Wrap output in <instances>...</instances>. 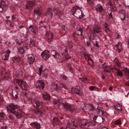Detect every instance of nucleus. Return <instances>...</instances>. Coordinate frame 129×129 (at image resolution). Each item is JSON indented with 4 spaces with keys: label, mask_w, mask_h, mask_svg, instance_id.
I'll list each match as a JSON object with an SVG mask.
<instances>
[{
    "label": "nucleus",
    "mask_w": 129,
    "mask_h": 129,
    "mask_svg": "<svg viewBox=\"0 0 129 129\" xmlns=\"http://www.w3.org/2000/svg\"><path fill=\"white\" fill-rule=\"evenodd\" d=\"M44 83L42 81H38L36 83V87L40 89H43L44 87Z\"/></svg>",
    "instance_id": "9b49d317"
},
{
    "label": "nucleus",
    "mask_w": 129,
    "mask_h": 129,
    "mask_svg": "<svg viewBox=\"0 0 129 129\" xmlns=\"http://www.w3.org/2000/svg\"><path fill=\"white\" fill-rule=\"evenodd\" d=\"M124 71L127 79L128 80L129 79V70L127 68H125L124 70Z\"/></svg>",
    "instance_id": "bb28decb"
},
{
    "label": "nucleus",
    "mask_w": 129,
    "mask_h": 129,
    "mask_svg": "<svg viewBox=\"0 0 129 129\" xmlns=\"http://www.w3.org/2000/svg\"><path fill=\"white\" fill-rule=\"evenodd\" d=\"M16 82L20 86L22 87L23 86L25 88H27V85L26 82L24 81H16Z\"/></svg>",
    "instance_id": "f3484780"
},
{
    "label": "nucleus",
    "mask_w": 129,
    "mask_h": 129,
    "mask_svg": "<svg viewBox=\"0 0 129 129\" xmlns=\"http://www.w3.org/2000/svg\"><path fill=\"white\" fill-rule=\"evenodd\" d=\"M30 125L34 129H39L41 127L40 124L37 122H32L30 123Z\"/></svg>",
    "instance_id": "f8f14e48"
},
{
    "label": "nucleus",
    "mask_w": 129,
    "mask_h": 129,
    "mask_svg": "<svg viewBox=\"0 0 129 129\" xmlns=\"http://www.w3.org/2000/svg\"><path fill=\"white\" fill-rule=\"evenodd\" d=\"M73 91L74 93L82 96L83 94V92L82 89L79 86H76L74 87L73 88Z\"/></svg>",
    "instance_id": "20e7f679"
},
{
    "label": "nucleus",
    "mask_w": 129,
    "mask_h": 129,
    "mask_svg": "<svg viewBox=\"0 0 129 129\" xmlns=\"http://www.w3.org/2000/svg\"><path fill=\"white\" fill-rule=\"evenodd\" d=\"M43 98L44 100L49 101L50 98V96L48 93L45 92L43 93Z\"/></svg>",
    "instance_id": "aec40b11"
},
{
    "label": "nucleus",
    "mask_w": 129,
    "mask_h": 129,
    "mask_svg": "<svg viewBox=\"0 0 129 129\" xmlns=\"http://www.w3.org/2000/svg\"><path fill=\"white\" fill-rule=\"evenodd\" d=\"M96 118H97V116H95L93 118V120L95 122H96L95 121H96Z\"/></svg>",
    "instance_id": "052dcab7"
},
{
    "label": "nucleus",
    "mask_w": 129,
    "mask_h": 129,
    "mask_svg": "<svg viewBox=\"0 0 129 129\" xmlns=\"http://www.w3.org/2000/svg\"><path fill=\"white\" fill-rule=\"evenodd\" d=\"M125 84L126 85L129 86V81H126L125 82Z\"/></svg>",
    "instance_id": "338daca9"
},
{
    "label": "nucleus",
    "mask_w": 129,
    "mask_h": 129,
    "mask_svg": "<svg viewBox=\"0 0 129 129\" xmlns=\"http://www.w3.org/2000/svg\"><path fill=\"white\" fill-rule=\"evenodd\" d=\"M9 118L11 120H13V117H12V116L11 115H9Z\"/></svg>",
    "instance_id": "0e129e2a"
},
{
    "label": "nucleus",
    "mask_w": 129,
    "mask_h": 129,
    "mask_svg": "<svg viewBox=\"0 0 129 129\" xmlns=\"http://www.w3.org/2000/svg\"><path fill=\"white\" fill-rule=\"evenodd\" d=\"M54 11L56 15L59 16H61L62 14V13L61 12L59 11H57V10L56 9H54Z\"/></svg>",
    "instance_id": "58836bf2"
},
{
    "label": "nucleus",
    "mask_w": 129,
    "mask_h": 129,
    "mask_svg": "<svg viewBox=\"0 0 129 129\" xmlns=\"http://www.w3.org/2000/svg\"><path fill=\"white\" fill-rule=\"evenodd\" d=\"M67 47H68L69 48H71L72 47V43L71 42H69L68 43V44L67 45H66Z\"/></svg>",
    "instance_id": "3c124183"
},
{
    "label": "nucleus",
    "mask_w": 129,
    "mask_h": 129,
    "mask_svg": "<svg viewBox=\"0 0 129 129\" xmlns=\"http://www.w3.org/2000/svg\"><path fill=\"white\" fill-rule=\"evenodd\" d=\"M73 91L74 93L82 96L83 94V92L82 89L79 86H76L74 87L73 88Z\"/></svg>",
    "instance_id": "39448f33"
},
{
    "label": "nucleus",
    "mask_w": 129,
    "mask_h": 129,
    "mask_svg": "<svg viewBox=\"0 0 129 129\" xmlns=\"http://www.w3.org/2000/svg\"><path fill=\"white\" fill-rule=\"evenodd\" d=\"M49 53L48 51L47 50L44 51L41 54L42 58L45 60L48 59L50 57Z\"/></svg>",
    "instance_id": "9d476101"
},
{
    "label": "nucleus",
    "mask_w": 129,
    "mask_h": 129,
    "mask_svg": "<svg viewBox=\"0 0 129 129\" xmlns=\"http://www.w3.org/2000/svg\"><path fill=\"white\" fill-rule=\"evenodd\" d=\"M42 66H41L39 69V73L38 74L39 75H41V74L42 73L43 71L42 70Z\"/></svg>",
    "instance_id": "49530a36"
},
{
    "label": "nucleus",
    "mask_w": 129,
    "mask_h": 129,
    "mask_svg": "<svg viewBox=\"0 0 129 129\" xmlns=\"http://www.w3.org/2000/svg\"><path fill=\"white\" fill-rule=\"evenodd\" d=\"M94 0H87V2L90 5L93 4Z\"/></svg>",
    "instance_id": "de8ad7c7"
},
{
    "label": "nucleus",
    "mask_w": 129,
    "mask_h": 129,
    "mask_svg": "<svg viewBox=\"0 0 129 129\" xmlns=\"http://www.w3.org/2000/svg\"><path fill=\"white\" fill-rule=\"evenodd\" d=\"M12 18L13 21H17V19H16V18L15 17V16L14 15H13L12 16Z\"/></svg>",
    "instance_id": "603ef678"
},
{
    "label": "nucleus",
    "mask_w": 129,
    "mask_h": 129,
    "mask_svg": "<svg viewBox=\"0 0 129 129\" xmlns=\"http://www.w3.org/2000/svg\"><path fill=\"white\" fill-rule=\"evenodd\" d=\"M65 28H66L65 26L64 25H63L62 26V30L64 31H65V30H66L65 29Z\"/></svg>",
    "instance_id": "e2e57ef3"
},
{
    "label": "nucleus",
    "mask_w": 129,
    "mask_h": 129,
    "mask_svg": "<svg viewBox=\"0 0 129 129\" xmlns=\"http://www.w3.org/2000/svg\"><path fill=\"white\" fill-rule=\"evenodd\" d=\"M51 53L53 56H54V57H55L56 54L58 53H56L55 51H52Z\"/></svg>",
    "instance_id": "8fccbe9b"
},
{
    "label": "nucleus",
    "mask_w": 129,
    "mask_h": 129,
    "mask_svg": "<svg viewBox=\"0 0 129 129\" xmlns=\"http://www.w3.org/2000/svg\"><path fill=\"white\" fill-rule=\"evenodd\" d=\"M114 107L116 111L120 113L121 112L122 109V107L119 104H118L114 106Z\"/></svg>",
    "instance_id": "412c9836"
},
{
    "label": "nucleus",
    "mask_w": 129,
    "mask_h": 129,
    "mask_svg": "<svg viewBox=\"0 0 129 129\" xmlns=\"http://www.w3.org/2000/svg\"><path fill=\"white\" fill-rule=\"evenodd\" d=\"M85 44L86 45L88 46H89L90 47H91V46L90 45V43L88 42H87Z\"/></svg>",
    "instance_id": "4d7b16f0"
},
{
    "label": "nucleus",
    "mask_w": 129,
    "mask_h": 129,
    "mask_svg": "<svg viewBox=\"0 0 129 129\" xmlns=\"http://www.w3.org/2000/svg\"><path fill=\"white\" fill-rule=\"evenodd\" d=\"M34 106L37 108L36 110H34V112L36 114L41 115L43 114V110L42 108V103L39 101H37Z\"/></svg>",
    "instance_id": "f03ea898"
},
{
    "label": "nucleus",
    "mask_w": 129,
    "mask_h": 129,
    "mask_svg": "<svg viewBox=\"0 0 129 129\" xmlns=\"http://www.w3.org/2000/svg\"><path fill=\"white\" fill-rule=\"evenodd\" d=\"M12 96L14 98L17 99L18 97V94L16 91H14L13 93Z\"/></svg>",
    "instance_id": "ea45409f"
},
{
    "label": "nucleus",
    "mask_w": 129,
    "mask_h": 129,
    "mask_svg": "<svg viewBox=\"0 0 129 129\" xmlns=\"http://www.w3.org/2000/svg\"><path fill=\"white\" fill-rule=\"evenodd\" d=\"M120 19L122 20L124 19L125 15L124 11H120L119 12Z\"/></svg>",
    "instance_id": "a878e982"
},
{
    "label": "nucleus",
    "mask_w": 129,
    "mask_h": 129,
    "mask_svg": "<svg viewBox=\"0 0 129 129\" xmlns=\"http://www.w3.org/2000/svg\"><path fill=\"white\" fill-rule=\"evenodd\" d=\"M22 71L20 69H19V71L17 73V74L16 75H17V77H19V76H21L22 75Z\"/></svg>",
    "instance_id": "37998d69"
},
{
    "label": "nucleus",
    "mask_w": 129,
    "mask_h": 129,
    "mask_svg": "<svg viewBox=\"0 0 129 129\" xmlns=\"http://www.w3.org/2000/svg\"><path fill=\"white\" fill-rule=\"evenodd\" d=\"M29 29L31 30V31L33 32L34 33L36 34L37 33V29L35 28H34V26L31 25L30 26Z\"/></svg>",
    "instance_id": "7c9ffc66"
},
{
    "label": "nucleus",
    "mask_w": 129,
    "mask_h": 129,
    "mask_svg": "<svg viewBox=\"0 0 129 129\" xmlns=\"http://www.w3.org/2000/svg\"><path fill=\"white\" fill-rule=\"evenodd\" d=\"M8 77V75L7 73H6L5 74L4 78L6 79V80H8V79H6V78Z\"/></svg>",
    "instance_id": "864d4df0"
},
{
    "label": "nucleus",
    "mask_w": 129,
    "mask_h": 129,
    "mask_svg": "<svg viewBox=\"0 0 129 129\" xmlns=\"http://www.w3.org/2000/svg\"><path fill=\"white\" fill-rule=\"evenodd\" d=\"M7 5L5 1L3 0H1L0 2V12H2L3 11L6 10Z\"/></svg>",
    "instance_id": "0eeeda50"
},
{
    "label": "nucleus",
    "mask_w": 129,
    "mask_h": 129,
    "mask_svg": "<svg viewBox=\"0 0 129 129\" xmlns=\"http://www.w3.org/2000/svg\"><path fill=\"white\" fill-rule=\"evenodd\" d=\"M101 29L98 25H96L93 28V31L94 33H99L101 32Z\"/></svg>",
    "instance_id": "4be33fe9"
},
{
    "label": "nucleus",
    "mask_w": 129,
    "mask_h": 129,
    "mask_svg": "<svg viewBox=\"0 0 129 129\" xmlns=\"http://www.w3.org/2000/svg\"><path fill=\"white\" fill-rule=\"evenodd\" d=\"M51 11L52 9L51 8H49L45 15L47 16L48 17V19L49 20H51L52 17V13Z\"/></svg>",
    "instance_id": "2eb2a0df"
},
{
    "label": "nucleus",
    "mask_w": 129,
    "mask_h": 129,
    "mask_svg": "<svg viewBox=\"0 0 129 129\" xmlns=\"http://www.w3.org/2000/svg\"><path fill=\"white\" fill-rule=\"evenodd\" d=\"M62 78H63V80H67L66 77L65 76H63L62 77Z\"/></svg>",
    "instance_id": "774afa93"
},
{
    "label": "nucleus",
    "mask_w": 129,
    "mask_h": 129,
    "mask_svg": "<svg viewBox=\"0 0 129 129\" xmlns=\"http://www.w3.org/2000/svg\"><path fill=\"white\" fill-rule=\"evenodd\" d=\"M3 100V98L2 96L0 95V106L2 104V102Z\"/></svg>",
    "instance_id": "6e6d98bb"
},
{
    "label": "nucleus",
    "mask_w": 129,
    "mask_h": 129,
    "mask_svg": "<svg viewBox=\"0 0 129 129\" xmlns=\"http://www.w3.org/2000/svg\"><path fill=\"white\" fill-rule=\"evenodd\" d=\"M79 8L76 6L73 8V9L75 10H78L76 11L74 14L76 15V16L78 18H81L83 17L84 14L83 12L80 9H79Z\"/></svg>",
    "instance_id": "7ed1b4c3"
},
{
    "label": "nucleus",
    "mask_w": 129,
    "mask_h": 129,
    "mask_svg": "<svg viewBox=\"0 0 129 129\" xmlns=\"http://www.w3.org/2000/svg\"><path fill=\"white\" fill-rule=\"evenodd\" d=\"M96 8L98 11H99L100 12L102 10V6L99 4H98L97 6H96Z\"/></svg>",
    "instance_id": "4c0bfd02"
},
{
    "label": "nucleus",
    "mask_w": 129,
    "mask_h": 129,
    "mask_svg": "<svg viewBox=\"0 0 129 129\" xmlns=\"http://www.w3.org/2000/svg\"><path fill=\"white\" fill-rule=\"evenodd\" d=\"M104 25L105 28V30L106 33L107 34H110L111 33V32L110 31L109 28L107 27L106 23L105 22H104Z\"/></svg>",
    "instance_id": "c85d7f7f"
},
{
    "label": "nucleus",
    "mask_w": 129,
    "mask_h": 129,
    "mask_svg": "<svg viewBox=\"0 0 129 129\" xmlns=\"http://www.w3.org/2000/svg\"><path fill=\"white\" fill-rule=\"evenodd\" d=\"M35 1L32 2L31 1H28L27 3L26 7L27 9H30L32 8L33 6L36 4Z\"/></svg>",
    "instance_id": "a211bd4d"
},
{
    "label": "nucleus",
    "mask_w": 129,
    "mask_h": 129,
    "mask_svg": "<svg viewBox=\"0 0 129 129\" xmlns=\"http://www.w3.org/2000/svg\"><path fill=\"white\" fill-rule=\"evenodd\" d=\"M107 2V3L106 4L107 5H111V0H108Z\"/></svg>",
    "instance_id": "5fc2aeb1"
},
{
    "label": "nucleus",
    "mask_w": 129,
    "mask_h": 129,
    "mask_svg": "<svg viewBox=\"0 0 129 129\" xmlns=\"http://www.w3.org/2000/svg\"><path fill=\"white\" fill-rule=\"evenodd\" d=\"M73 36L74 40H75L76 41H77V40H78V38H77V37L76 36V35H73Z\"/></svg>",
    "instance_id": "13d9d810"
},
{
    "label": "nucleus",
    "mask_w": 129,
    "mask_h": 129,
    "mask_svg": "<svg viewBox=\"0 0 129 129\" xmlns=\"http://www.w3.org/2000/svg\"><path fill=\"white\" fill-rule=\"evenodd\" d=\"M113 126H115V125H117L119 126H120V125L122 124L121 119L119 118L114 121L113 122Z\"/></svg>",
    "instance_id": "5701e85b"
},
{
    "label": "nucleus",
    "mask_w": 129,
    "mask_h": 129,
    "mask_svg": "<svg viewBox=\"0 0 129 129\" xmlns=\"http://www.w3.org/2000/svg\"><path fill=\"white\" fill-rule=\"evenodd\" d=\"M17 49L19 52L21 54H23L24 53V51L22 47H21L20 45L17 46Z\"/></svg>",
    "instance_id": "72a5a7b5"
},
{
    "label": "nucleus",
    "mask_w": 129,
    "mask_h": 129,
    "mask_svg": "<svg viewBox=\"0 0 129 129\" xmlns=\"http://www.w3.org/2000/svg\"><path fill=\"white\" fill-rule=\"evenodd\" d=\"M34 56L33 55H29L28 57V60L29 61L33 62L34 61Z\"/></svg>",
    "instance_id": "c756f323"
},
{
    "label": "nucleus",
    "mask_w": 129,
    "mask_h": 129,
    "mask_svg": "<svg viewBox=\"0 0 129 129\" xmlns=\"http://www.w3.org/2000/svg\"><path fill=\"white\" fill-rule=\"evenodd\" d=\"M95 122H90V124L91 125H95Z\"/></svg>",
    "instance_id": "bf43d9fd"
},
{
    "label": "nucleus",
    "mask_w": 129,
    "mask_h": 129,
    "mask_svg": "<svg viewBox=\"0 0 129 129\" xmlns=\"http://www.w3.org/2000/svg\"><path fill=\"white\" fill-rule=\"evenodd\" d=\"M103 67L104 69V71L107 72L111 73V72H114L113 71L114 69L112 68H110L108 66L104 65L103 66Z\"/></svg>",
    "instance_id": "4468645a"
},
{
    "label": "nucleus",
    "mask_w": 129,
    "mask_h": 129,
    "mask_svg": "<svg viewBox=\"0 0 129 129\" xmlns=\"http://www.w3.org/2000/svg\"><path fill=\"white\" fill-rule=\"evenodd\" d=\"M116 46L117 47V49L119 50V52H120V49L121 48V45L120 44H116Z\"/></svg>",
    "instance_id": "a18cd8bd"
},
{
    "label": "nucleus",
    "mask_w": 129,
    "mask_h": 129,
    "mask_svg": "<svg viewBox=\"0 0 129 129\" xmlns=\"http://www.w3.org/2000/svg\"><path fill=\"white\" fill-rule=\"evenodd\" d=\"M0 116L2 118H5L6 117L5 114L4 113H0Z\"/></svg>",
    "instance_id": "09e8293b"
},
{
    "label": "nucleus",
    "mask_w": 129,
    "mask_h": 129,
    "mask_svg": "<svg viewBox=\"0 0 129 129\" xmlns=\"http://www.w3.org/2000/svg\"><path fill=\"white\" fill-rule=\"evenodd\" d=\"M62 106L64 107L63 109L65 111H69L72 112L73 110L71 106L68 104H66L62 103Z\"/></svg>",
    "instance_id": "423d86ee"
},
{
    "label": "nucleus",
    "mask_w": 129,
    "mask_h": 129,
    "mask_svg": "<svg viewBox=\"0 0 129 129\" xmlns=\"http://www.w3.org/2000/svg\"><path fill=\"white\" fill-rule=\"evenodd\" d=\"M45 36L46 38L48 39L49 41H51L53 39V35L50 31L46 32Z\"/></svg>",
    "instance_id": "ddd939ff"
},
{
    "label": "nucleus",
    "mask_w": 129,
    "mask_h": 129,
    "mask_svg": "<svg viewBox=\"0 0 129 129\" xmlns=\"http://www.w3.org/2000/svg\"><path fill=\"white\" fill-rule=\"evenodd\" d=\"M13 60L14 62L17 63L20 61V58H15Z\"/></svg>",
    "instance_id": "79ce46f5"
},
{
    "label": "nucleus",
    "mask_w": 129,
    "mask_h": 129,
    "mask_svg": "<svg viewBox=\"0 0 129 129\" xmlns=\"http://www.w3.org/2000/svg\"><path fill=\"white\" fill-rule=\"evenodd\" d=\"M84 56L85 59L88 60V63L89 64V63H90L91 62L92 63H93V61L91 60L89 55L87 54H85Z\"/></svg>",
    "instance_id": "2f4dec72"
},
{
    "label": "nucleus",
    "mask_w": 129,
    "mask_h": 129,
    "mask_svg": "<svg viewBox=\"0 0 129 129\" xmlns=\"http://www.w3.org/2000/svg\"><path fill=\"white\" fill-rule=\"evenodd\" d=\"M109 18H112V14L111 13V12L110 13V14H109Z\"/></svg>",
    "instance_id": "69168bd1"
},
{
    "label": "nucleus",
    "mask_w": 129,
    "mask_h": 129,
    "mask_svg": "<svg viewBox=\"0 0 129 129\" xmlns=\"http://www.w3.org/2000/svg\"><path fill=\"white\" fill-rule=\"evenodd\" d=\"M97 88L95 86H91L89 87V90L91 91L95 90Z\"/></svg>",
    "instance_id": "c03bdc74"
},
{
    "label": "nucleus",
    "mask_w": 129,
    "mask_h": 129,
    "mask_svg": "<svg viewBox=\"0 0 129 129\" xmlns=\"http://www.w3.org/2000/svg\"><path fill=\"white\" fill-rule=\"evenodd\" d=\"M96 121H95L96 122L98 123H101L103 122L104 119L105 118H103L101 117L100 116H97V118H96Z\"/></svg>",
    "instance_id": "cd10ccee"
},
{
    "label": "nucleus",
    "mask_w": 129,
    "mask_h": 129,
    "mask_svg": "<svg viewBox=\"0 0 129 129\" xmlns=\"http://www.w3.org/2000/svg\"><path fill=\"white\" fill-rule=\"evenodd\" d=\"M55 58H58L60 60H61V61H63V60H64V58H65L67 60L69 59V58L67 57V56L65 55L64 56H63L62 57H61L60 55H59L58 53L56 54Z\"/></svg>",
    "instance_id": "6ab92c4d"
},
{
    "label": "nucleus",
    "mask_w": 129,
    "mask_h": 129,
    "mask_svg": "<svg viewBox=\"0 0 129 129\" xmlns=\"http://www.w3.org/2000/svg\"><path fill=\"white\" fill-rule=\"evenodd\" d=\"M84 122H82L81 124H78V126H79V127L81 128H83L85 126H86L87 124V122H85V123H83Z\"/></svg>",
    "instance_id": "e433bc0d"
},
{
    "label": "nucleus",
    "mask_w": 129,
    "mask_h": 129,
    "mask_svg": "<svg viewBox=\"0 0 129 129\" xmlns=\"http://www.w3.org/2000/svg\"><path fill=\"white\" fill-rule=\"evenodd\" d=\"M18 106L17 105H15L13 103L9 104L8 106V110L10 112L15 115L16 117L20 118L22 117V114L20 113V111H18L19 110Z\"/></svg>",
    "instance_id": "f257e3e1"
},
{
    "label": "nucleus",
    "mask_w": 129,
    "mask_h": 129,
    "mask_svg": "<svg viewBox=\"0 0 129 129\" xmlns=\"http://www.w3.org/2000/svg\"><path fill=\"white\" fill-rule=\"evenodd\" d=\"M36 42L35 41L32 40H30V47H32L35 46L36 45Z\"/></svg>",
    "instance_id": "c9c22d12"
},
{
    "label": "nucleus",
    "mask_w": 129,
    "mask_h": 129,
    "mask_svg": "<svg viewBox=\"0 0 129 129\" xmlns=\"http://www.w3.org/2000/svg\"><path fill=\"white\" fill-rule=\"evenodd\" d=\"M96 111L97 112L99 115L102 116L103 115L105 112L102 110V109H96Z\"/></svg>",
    "instance_id": "473e14b6"
},
{
    "label": "nucleus",
    "mask_w": 129,
    "mask_h": 129,
    "mask_svg": "<svg viewBox=\"0 0 129 129\" xmlns=\"http://www.w3.org/2000/svg\"><path fill=\"white\" fill-rule=\"evenodd\" d=\"M59 121V119H58L57 117H54L53 121V123L54 125L55 124H57Z\"/></svg>",
    "instance_id": "f704fd0d"
},
{
    "label": "nucleus",
    "mask_w": 129,
    "mask_h": 129,
    "mask_svg": "<svg viewBox=\"0 0 129 129\" xmlns=\"http://www.w3.org/2000/svg\"><path fill=\"white\" fill-rule=\"evenodd\" d=\"M62 51L64 52H65V53H66L67 52V50L66 49H62Z\"/></svg>",
    "instance_id": "680f3d73"
},
{
    "label": "nucleus",
    "mask_w": 129,
    "mask_h": 129,
    "mask_svg": "<svg viewBox=\"0 0 129 129\" xmlns=\"http://www.w3.org/2000/svg\"><path fill=\"white\" fill-rule=\"evenodd\" d=\"M117 74L118 76H123V74L122 71L120 70L117 69Z\"/></svg>",
    "instance_id": "a19ab883"
},
{
    "label": "nucleus",
    "mask_w": 129,
    "mask_h": 129,
    "mask_svg": "<svg viewBox=\"0 0 129 129\" xmlns=\"http://www.w3.org/2000/svg\"><path fill=\"white\" fill-rule=\"evenodd\" d=\"M86 107H87V109L89 111H92L94 109V106L92 104H89L86 105Z\"/></svg>",
    "instance_id": "393cba45"
},
{
    "label": "nucleus",
    "mask_w": 129,
    "mask_h": 129,
    "mask_svg": "<svg viewBox=\"0 0 129 129\" xmlns=\"http://www.w3.org/2000/svg\"><path fill=\"white\" fill-rule=\"evenodd\" d=\"M10 53V51L8 50L7 51L5 52L4 53H3V54H4L3 56V58L6 60H8L9 56V54Z\"/></svg>",
    "instance_id": "dca6fc26"
},
{
    "label": "nucleus",
    "mask_w": 129,
    "mask_h": 129,
    "mask_svg": "<svg viewBox=\"0 0 129 129\" xmlns=\"http://www.w3.org/2000/svg\"><path fill=\"white\" fill-rule=\"evenodd\" d=\"M40 6L36 8L34 11V13L35 15V17L38 20L40 17L41 14V12L40 9Z\"/></svg>",
    "instance_id": "6e6552de"
},
{
    "label": "nucleus",
    "mask_w": 129,
    "mask_h": 129,
    "mask_svg": "<svg viewBox=\"0 0 129 129\" xmlns=\"http://www.w3.org/2000/svg\"><path fill=\"white\" fill-rule=\"evenodd\" d=\"M78 126V124H76L75 123L74 121H71L70 122L68 121L67 123V127L72 128L73 127H77Z\"/></svg>",
    "instance_id": "1a4fd4ad"
},
{
    "label": "nucleus",
    "mask_w": 129,
    "mask_h": 129,
    "mask_svg": "<svg viewBox=\"0 0 129 129\" xmlns=\"http://www.w3.org/2000/svg\"><path fill=\"white\" fill-rule=\"evenodd\" d=\"M76 28V33L77 35H82V31L80 27L79 26H78Z\"/></svg>",
    "instance_id": "b1692460"
}]
</instances>
